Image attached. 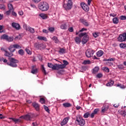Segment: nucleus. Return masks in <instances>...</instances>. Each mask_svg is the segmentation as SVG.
<instances>
[{
  "mask_svg": "<svg viewBox=\"0 0 126 126\" xmlns=\"http://www.w3.org/2000/svg\"><path fill=\"white\" fill-rule=\"evenodd\" d=\"M32 118H34V115L32 113H29L26 115L20 117L19 119H16V123H22V119H24L26 121H32Z\"/></svg>",
  "mask_w": 126,
  "mask_h": 126,
  "instance_id": "obj_1",
  "label": "nucleus"
},
{
  "mask_svg": "<svg viewBox=\"0 0 126 126\" xmlns=\"http://www.w3.org/2000/svg\"><path fill=\"white\" fill-rule=\"evenodd\" d=\"M38 8L41 11H47L49 10V4L45 1L40 2L38 4Z\"/></svg>",
  "mask_w": 126,
  "mask_h": 126,
  "instance_id": "obj_2",
  "label": "nucleus"
},
{
  "mask_svg": "<svg viewBox=\"0 0 126 126\" xmlns=\"http://www.w3.org/2000/svg\"><path fill=\"white\" fill-rule=\"evenodd\" d=\"M79 37L82 38V43L83 44H86L89 40V36L88 35V33L87 32H81L79 34Z\"/></svg>",
  "mask_w": 126,
  "mask_h": 126,
  "instance_id": "obj_3",
  "label": "nucleus"
},
{
  "mask_svg": "<svg viewBox=\"0 0 126 126\" xmlns=\"http://www.w3.org/2000/svg\"><path fill=\"white\" fill-rule=\"evenodd\" d=\"M63 7L65 10H70L72 8V1L71 0H68L67 1V3L63 4Z\"/></svg>",
  "mask_w": 126,
  "mask_h": 126,
  "instance_id": "obj_4",
  "label": "nucleus"
},
{
  "mask_svg": "<svg viewBox=\"0 0 126 126\" xmlns=\"http://www.w3.org/2000/svg\"><path fill=\"white\" fill-rule=\"evenodd\" d=\"M8 60L10 62L7 63V64L8 65H10V66H12V67H16V60L13 58H9Z\"/></svg>",
  "mask_w": 126,
  "mask_h": 126,
  "instance_id": "obj_5",
  "label": "nucleus"
},
{
  "mask_svg": "<svg viewBox=\"0 0 126 126\" xmlns=\"http://www.w3.org/2000/svg\"><path fill=\"white\" fill-rule=\"evenodd\" d=\"M76 122H77L78 125L79 126H83L85 125V120L80 116L76 117Z\"/></svg>",
  "mask_w": 126,
  "mask_h": 126,
  "instance_id": "obj_6",
  "label": "nucleus"
},
{
  "mask_svg": "<svg viewBox=\"0 0 126 126\" xmlns=\"http://www.w3.org/2000/svg\"><path fill=\"white\" fill-rule=\"evenodd\" d=\"M95 51L93 49H89L86 51V56L87 58H92L93 55H94Z\"/></svg>",
  "mask_w": 126,
  "mask_h": 126,
  "instance_id": "obj_7",
  "label": "nucleus"
},
{
  "mask_svg": "<svg viewBox=\"0 0 126 126\" xmlns=\"http://www.w3.org/2000/svg\"><path fill=\"white\" fill-rule=\"evenodd\" d=\"M48 67H50V68H52V69H54L55 70H60L59 68V64L55 63L54 65L51 63H48Z\"/></svg>",
  "mask_w": 126,
  "mask_h": 126,
  "instance_id": "obj_8",
  "label": "nucleus"
},
{
  "mask_svg": "<svg viewBox=\"0 0 126 126\" xmlns=\"http://www.w3.org/2000/svg\"><path fill=\"white\" fill-rule=\"evenodd\" d=\"M63 64H58V67L59 69H63V68H65V67L68 64V62L67 61L63 60Z\"/></svg>",
  "mask_w": 126,
  "mask_h": 126,
  "instance_id": "obj_9",
  "label": "nucleus"
},
{
  "mask_svg": "<svg viewBox=\"0 0 126 126\" xmlns=\"http://www.w3.org/2000/svg\"><path fill=\"white\" fill-rule=\"evenodd\" d=\"M34 47L39 50H43V49H45V48H46V46L43 43H35Z\"/></svg>",
  "mask_w": 126,
  "mask_h": 126,
  "instance_id": "obj_10",
  "label": "nucleus"
},
{
  "mask_svg": "<svg viewBox=\"0 0 126 126\" xmlns=\"http://www.w3.org/2000/svg\"><path fill=\"white\" fill-rule=\"evenodd\" d=\"M118 40L120 42H124L126 40V33H123L119 35Z\"/></svg>",
  "mask_w": 126,
  "mask_h": 126,
  "instance_id": "obj_11",
  "label": "nucleus"
},
{
  "mask_svg": "<svg viewBox=\"0 0 126 126\" xmlns=\"http://www.w3.org/2000/svg\"><path fill=\"white\" fill-rule=\"evenodd\" d=\"M81 6L83 8L85 11H89V7H88V5H86L85 3H81Z\"/></svg>",
  "mask_w": 126,
  "mask_h": 126,
  "instance_id": "obj_12",
  "label": "nucleus"
},
{
  "mask_svg": "<svg viewBox=\"0 0 126 126\" xmlns=\"http://www.w3.org/2000/svg\"><path fill=\"white\" fill-rule=\"evenodd\" d=\"M69 120V117L65 118L61 122V125L62 126H65Z\"/></svg>",
  "mask_w": 126,
  "mask_h": 126,
  "instance_id": "obj_13",
  "label": "nucleus"
},
{
  "mask_svg": "<svg viewBox=\"0 0 126 126\" xmlns=\"http://www.w3.org/2000/svg\"><path fill=\"white\" fill-rule=\"evenodd\" d=\"M31 73H32V74H36L38 73V69L36 68V66L33 65L32 66Z\"/></svg>",
  "mask_w": 126,
  "mask_h": 126,
  "instance_id": "obj_14",
  "label": "nucleus"
},
{
  "mask_svg": "<svg viewBox=\"0 0 126 126\" xmlns=\"http://www.w3.org/2000/svg\"><path fill=\"white\" fill-rule=\"evenodd\" d=\"M16 49V44L11 45L9 47V50L11 53H13V52H14V51H15Z\"/></svg>",
  "mask_w": 126,
  "mask_h": 126,
  "instance_id": "obj_15",
  "label": "nucleus"
},
{
  "mask_svg": "<svg viewBox=\"0 0 126 126\" xmlns=\"http://www.w3.org/2000/svg\"><path fill=\"white\" fill-rule=\"evenodd\" d=\"M58 52L60 55H63V54H65V53H66V50L63 48H60Z\"/></svg>",
  "mask_w": 126,
  "mask_h": 126,
  "instance_id": "obj_16",
  "label": "nucleus"
},
{
  "mask_svg": "<svg viewBox=\"0 0 126 126\" xmlns=\"http://www.w3.org/2000/svg\"><path fill=\"white\" fill-rule=\"evenodd\" d=\"M80 21L82 23H83V24H84V25H85V26L88 27V26L89 25V23H88V21H86V20L81 19L80 20Z\"/></svg>",
  "mask_w": 126,
  "mask_h": 126,
  "instance_id": "obj_17",
  "label": "nucleus"
},
{
  "mask_svg": "<svg viewBox=\"0 0 126 126\" xmlns=\"http://www.w3.org/2000/svg\"><path fill=\"white\" fill-rule=\"evenodd\" d=\"M74 40L76 44H80V42H81V37L80 36H77L75 37Z\"/></svg>",
  "mask_w": 126,
  "mask_h": 126,
  "instance_id": "obj_18",
  "label": "nucleus"
},
{
  "mask_svg": "<svg viewBox=\"0 0 126 126\" xmlns=\"http://www.w3.org/2000/svg\"><path fill=\"white\" fill-rule=\"evenodd\" d=\"M26 30H27V31H30V32L32 34L33 33H35V30L31 27H27Z\"/></svg>",
  "mask_w": 126,
  "mask_h": 126,
  "instance_id": "obj_19",
  "label": "nucleus"
},
{
  "mask_svg": "<svg viewBox=\"0 0 126 126\" xmlns=\"http://www.w3.org/2000/svg\"><path fill=\"white\" fill-rule=\"evenodd\" d=\"M4 56L5 57H8V58H10V57H12V56H13V54H12V53H9L8 51H5Z\"/></svg>",
  "mask_w": 126,
  "mask_h": 126,
  "instance_id": "obj_20",
  "label": "nucleus"
},
{
  "mask_svg": "<svg viewBox=\"0 0 126 126\" xmlns=\"http://www.w3.org/2000/svg\"><path fill=\"white\" fill-rule=\"evenodd\" d=\"M33 107H34V108H35V109L36 110V111H38L39 110V104H38V103H36V102H33L32 104Z\"/></svg>",
  "mask_w": 126,
  "mask_h": 126,
  "instance_id": "obj_21",
  "label": "nucleus"
},
{
  "mask_svg": "<svg viewBox=\"0 0 126 126\" xmlns=\"http://www.w3.org/2000/svg\"><path fill=\"white\" fill-rule=\"evenodd\" d=\"M103 55H104V52L102 50H99L96 53V56L98 57H102Z\"/></svg>",
  "mask_w": 126,
  "mask_h": 126,
  "instance_id": "obj_22",
  "label": "nucleus"
},
{
  "mask_svg": "<svg viewBox=\"0 0 126 126\" xmlns=\"http://www.w3.org/2000/svg\"><path fill=\"white\" fill-rule=\"evenodd\" d=\"M109 109V107L108 106H103L102 108L101 112L102 113H105V112H107Z\"/></svg>",
  "mask_w": 126,
  "mask_h": 126,
  "instance_id": "obj_23",
  "label": "nucleus"
},
{
  "mask_svg": "<svg viewBox=\"0 0 126 126\" xmlns=\"http://www.w3.org/2000/svg\"><path fill=\"white\" fill-rule=\"evenodd\" d=\"M39 16H40L42 19H47V18H48V15L45 14L41 13L39 14Z\"/></svg>",
  "mask_w": 126,
  "mask_h": 126,
  "instance_id": "obj_24",
  "label": "nucleus"
},
{
  "mask_svg": "<svg viewBox=\"0 0 126 126\" xmlns=\"http://www.w3.org/2000/svg\"><path fill=\"white\" fill-rule=\"evenodd\" d=\"M63 105L64 108H69V107H71V104L68 102L63 103Z\"/></svg>",
  "mask_w": 126,
  "mask_h": 126,
  "instance_id": "obj_25",
  "label": "nucleus"
},
{
  "mask_svg": "<svg viewBox=\"0 0 126 126\" xmlns=\"http://www.w3.org/2000/svg\"><path fill=\"white\" fill-rule=\"evenodd\" d=\"M8 37V35L4 34H3L2 35H1L0 36V39L1 40H6H6H7V37Z\"/></svg>",
  "mask_w": 126,
  "mask_h": 126,
  "instance_id": "obj_26",
  "label": "nucleus"
},
{
  "mask_svg": "<svg viewBox=\"0 0 126 126\" xmlns=\"http://www.w3.org/2000/svg\"><path fill=\"white\" fill-rule=\"evenodd\" d=\"M114 83H115V82H114V81H111L110 82L106 84V86L111 87V86H113V85H114Z\"/></svg>",
  "mask_w": 126,
  "mask_h": 126,
  "instance_id": "obj_27",
  "label": "nucleus"
},
{
  "mask_svg": "<svg viewBox=\"0 0 126 126\" xmlns=\"http://www.w3.org/2000/svg\"><path fill=\"white\" fill-rule=\"evenodd\" d=\"M52 40H53V41H54L55 43H56V44H58V43L60 42L57 36H53L52 37Z\"/></svg>",
  "mask_w": 126,
  "mask_h": 126,
  "instance_id": "obj_28",
  "label": "nucleus"
},
{
  "mask_svg": "<svg viewBox=\"0 0 126 126\" xmlns=\"http://www.w3.org/2000/svg\"><path fill=\"white\" fill-rule=\"evenodd\" d=\"M113 21L114 24H118V23H119V19L117 17L114 18Z\"/></svg>",
  "mask_w": 126,
  "mask_h": 126,
  "instance_id": "obj_29",
  "label": "nucleus"
},
{
  "mask_svg": "<svg viewBox=\"0 0 126 126\" xmlns=\"http://www.w3.org/2000/svg\"><path fill=\"white\" fill-rule=\"evenodd\" d=\"M93 35L94 38H97V37H99L100 35V32H94L93 33Z\"/></svg>",
  "mask_w": 126,
  "mask_h": 126,
  "instance_id": "obj_30",
  "label": "nucleus"
},
{
  "mask_svg": "<svg viewBox=\"0 0 126 126\" xmlns=\"http://www.w3.org/2000/svg\"><path fill=\"white\" fill-rule=\"evenodd\" d=\"M99 71V67H95L93 70V73H97Z\"/></svg>",
  "mask_w": 126,
  "mask_h": 126,
  "instance_id": "obj_31",
  "label": "nucleus"
},
{
  "mask_svg": "<svg viewBox=\"0 0 126 126\" xmlns=\"http://www.w3.org/2000/svg\"><path fill=\"white\" fill-rule=\"evenodd\" d=\"M61 29H67V26L66 25V24H63L61 26Z\"/></svg>",
  "mask_w": 126,
  "mask_h": 126,
  "instance_id": "obj_32",
  "label": "nucleus"
},
{
  "mask_svg": "<svg viewBox=\"0 0 126 126\" xmlns=\"http://www.w3.org/2000/svg\"><path fill=\"white\" fill-rule=\"evenodd\" d=\"M37 39L39 40H43V41L47 42V38H46V37L38 36Z\"/></svg>",
  "mask_w": 126,
  "mask_h": 126,
  "instance_id": "obj_33",
  "label": "nucleus"
},
{
  "mask_svg": "<svg viewBox=\"0 0 126 126\" xmlns=\"http://www.w3.org/2000/svg\"><path fill=\"white\" fill-rule=\"evenodd\" d=\"M90 63H91L90 60H85L83 63V64H90Z\"/></svg>",
  "mask_w": 126,
  "mask_h": 126,
  "instance_id": "obj_34",
  "label": "nucleus"
},
{
  "mask_svg": "<svg viewBox=\"0 0 126 126\" xmlns=\"http://www.w3.org/2000/svg\"><path fill=\"white\" fill-rule=\"evenodd\" d=\"M117 87H120V88H121V89H125L126 88V87L124 86V85L118 84L117 85H116Z\"/></svg>",
  "mask_w": 126,
  "mask_h": 126,
  "instance_id": "obj_35",
  "label": "nucleus"
},
{
  "mask_svg": "<svg viewBox=\"0 0 126 126\" xmlns=\"http://www.w3.org/2000/svg\"><path fill=\"white\" fill-rule=\"evenodd\" d=\"M41 70L43 73L45 74V75H47V72H46V70L45 69V67H44V65H41Z\"/></svg>",
  "mask_w": 126,
  "mask_h": 126,
  "instance_id": "obj_36",
  "label": "nucleus"
},
{
  "mask_svg": "<svg viewBox=\"0 0 126 126\" xmlns=\"http://www.w3.org/2000/svg\"><path fill=\"white\" fill-rule=\"evenodd\" d=\"M88 117H90V112H88L84 115V118L87 119Z\"/></svg>",
  "mask_w": 126,
  "mask_h": 126,
  "instance_id": "obj_37",
  "label": "nucleus"
},
{
  "mask_svg": "<svg viewBox=\"0 0 126 126\" xmlns=\"http://www.w3.org/2000/svg\"><path fill=\"white\" fill-rule=\"evenodd\" d=\"M8 8L9 9V10H11V11H12L13 10V6H12V4H8Z\"/></svg>",
  "mask_w": 126,
  "mask_h": 126,
  "instance_id": "obj_38",
  "label": "nucleus"
},
{
  "mask_svg": "<svg viewBox=\"0 0 126 126\" xmlns=\"http://www.w3.org/2000/svg\"><path fill=\"white\" fill-rule=\"evenodd\" d=\"M23 37V34L20 33L18 35L16 36V39H18V40H20L22 37Z\"/></svg>",
  "mask_w": 126,
  "mask_h": 126,
  "instance_id": "obj_39",
  "label": "nucleus"
},
{
  "mask_svg": "<svg viewBox=\"0 0 126 126\" xmlns=\"http://www.w3.org/2000/svg\"><path fill=\"white\" fill-rule=\"evenodd\" d=\"M120 48H122V49H126V43H121L120 44Z\"/></svg>",
  "mask_w": 126,
  "mask_h": 126,
  "instance_id": "obj_40",
  "label": "nucleus"
},
{
  "mask_svg": "<svg viewBox=\"0 0 126 126\" xmlns=\"http://www.w3.org/2000/svg\"><path fill=\"white\" fill-rule=\"evenodd\" d=\"M103 70L105 71L106 72H110V69L107 67H103L102 68Z\"/></svg>",
  "mask_w": 126,
  "mask_h": 126,
  "instance_id": "obj_41",
  "label": "nucleus"
},
{
  "mask_svg": "<svg viewBox=\"0 0 126 126\" xmlns=\"http://www.w3.org/2000/svg\"><path fill=\"white\" fill-rule=\"evenodd\" d=\"M18 53L21 56H23V55H24V51L22 49H20V50H19Z\"/></svg>",
  "mask_w": 126,
  "mask_h": 126,
  "instance_id": "obj_42",
  "label": "nucleus"
},
{
  "mask_svg": "<svg viewBox=\"0 0 126 126\" xmlns=\"http://www.w3.org/2000/svg\"><path fill=\"white\" fill-rule=\"evenodd\" d=\"M6 41L8 42H12V41H13V37H8V36Z\"/></svg>",
  "mask_w": 126,
  "mask_h": 126,
  "instance_id": "obj_43",
  "label": "nucleus"
},
{
  "mask_svg": "<svg viewBox=\"0 0 126 126\" xmlns=\"http://www.w3.org/2000/svg\"><path fill=\"white\" fill-rule=\"evenodd\" d=\"M0 9H2L3 10H4V9H5V6L4 5V4H0Z\"/></svg>",
  "mask_w": 126,
  "mask_h": 126,
  "instance_id": "obj_44",
  "label": "nucleus"
},
{
  "mask_svg": "<svg viewBox=\"0 0 126 126\" xmlns=\"http://www.w3.org/2000/svg\"><path fill=\"white\" fill-rule=\"evenodd\" d=\"M44 108L45 111L47 112V113H50V109H49V108L48 107V106L46 105H44Z\"/></svg>",
  "mask_w": 126,
  "mask_h": 126,
  "instance_id": "obj_45",
  "label": "nucleus"
},
{
  "mask_svg": "<svg viewBox=\"0 0 126 126\" xmlns=\"http://www.w3.org/2000/svg\"><path fill=\"white\" fill-rule=\"evenodd\" d=\"M48 30L49 31H50V32H51V33H53V32L55 31V28H53V27L49 28Z\"/></svg>",
  "mask_w": 126,
  "mask_h": 126,
  "instance_id": "obj_46",
  "label": "nucleus"
},
{
  "mask_svg": "<svg viewBox=\"0 0 126 126\" xmlns=\"http://www.w3.org/2000/svg\"><path fill=\"white\" fill-rule=\"evenodd\" d=\"M21 29V27L19 24H16V30H20Z\"/></svg>",
  "mask_w": 126,
  "mask_h": 126,
  "instance_id": "obj_47",
  "label": "nucleus"
},
{
  "mask_svg": "<svg viewBox=\"0 0 126 126\" xmlns=\"http://www.w3.org/2000/svg\"><path fill=\"white\" fill-rule=\"evenodd\" d=\"M40 102L41 104H45V99L44 98H41L40 99Z\"/></svg>",
  "mask_w": 126,
  "mask_h": 126,
  "instance_id": "obj_48",
  "label": "nucleus"
},
{
  "mask_svg": "<svg viewBox=\"0 0 126 126\" xmlns=\"http://www.w3.org/2000/svg\"><path fill=\"white\" fill-rule=\"evenodd\" d=\"M34 3H39L42 0H32Z\"/></svg>",
  "mask_w": 126,
  "mask_h": 126,
  "instance_id": "obj_49",
  "label": "nucleus"
},
{
  "mask_svg": "<svg viewBox=\"0 0 126 126\" xmlns=\"http://www.w3.org/2000/svg\"><path fill=\"white\" fill-rule=\"evenodd\" d=\"M26 51L27 52V54H28V55H31L32 54V52L30 51V50L27 48L26 49Z\"/></svg>",
  "mask_w": 126,
  "mask_h": 126,
  "instance_id": "obj_50",
  "label": "nucleus"
},
{
  "mask_svg": "<svg viewBox=\"0 0 126 126\" xmlns=\"http://www.w3.org/2000/svg\"><path fill=\"white\" fill-rule=\"evenodd\" d=\"M120 19L121 20H126V16H121L120 17Z\"/></svg>",
  "mask_w": 126,
  "mask_h": 126,
  "instance_id": "obj_51",
  "label": "nucleus"
},
{
  "mask_svg": "<svg viewBox=\"0 0 126 126\" xmlns=\"http://www.w3.org/2000/svg\"><path fill=\"white\" fill-rule=\"evenodd\" d=\"M118 68H119V69H123V68H124V65L122 64L118 65Z\"/></svg>",
  "mask_w": 126,
  "mask_h": 126,
  "instance_id": "obj_52",
  "label": "nucleus"
},
{
  "mask_svg": "<svg viewBox=\"0 0 126 126\" xmlns=\"http://www.w3.org/2000/svg\"><path fill=\"white\" fill-rule=\"evenodd\" d=\"M12 27L13 28H15V29H16V23H12Z\"/></svg>",
  "mask_w": 126,
  "mask_h": 126,
  "instance_id": "obj_53",
  "label": "nucleus"
},
{
  "mask_svg": "<svg viewBox=\"0 0 126 126\" xmlns=\"http://www.w3.org/2000/svg\"><path fill=\"white\" fill-rule=\"evenodd\" d=\"M119 106H120V104H119V103H115V104L114 105V107L115 108H118Z\"/></svg>",
  "mask_w": 126,
  "mask_h": 126,
  "instance_id": "obj_54",
  "label": "nucleus"
},
{
  "mask_svg": "<svg viewBox=\"0 0 126 126\" xmlns=\"http://www.w3.org/2000/svg\"><path fill=\"white\" fill-rule=\"evenodd\" d=\"M9 120H12V121H13V122H14V123H15V124H16V119L12 118H9Z\"/></svg>",
  "mask_w": 126,
  "mask_h": 126,
  "instance_id": "obj_55",
  "label": "nucleus"
},
{
  "mask_svg": "<svg viewBox=\"0 0 126 126\" xmlns=\"http://www.w3.org/2000/svg\"><path fill=\"white\" fill-rule=\"evenodd\" d=\"M99 111V109H95L94 110V113L95 115H96V114H97V113H98V112Z\"/></svg>",
  "mask_w": 126,
  "mask_h": 126,
  "instance_id": "obj_56",
  "label": "nucleus"
},
{
  "mask_svg": "<svg viewBox=\"0 0 126 126\" xmlns=\"http://www.w3.org/2000/svg\"><path fill=\"white\" fill-rule=\"evenodd\" d=\"M11 11V10H9L8 11H7L5 12V14H6V15H9V14H10Z\"/></svg>",
  "mask_w": 126,
  "mask_h": 126,
  "instance_id": "obj_57",
  "label": "nucleus"
},
{
  "mask_svg": "<svg viewBox=\"0 0 126 126\" xmlns=\"http://www.w3.org/2000/svg\"><path fill=\"white\" fill-rule=\"evenodd\" d=\"M96 77H97L98 78H101V77H102V74H101V73L98 74L96 75Z\"/></svg>",
  "mask_w": 126,
  "mask_h": 126,
  "instance_id": "obj_58",
  "label": "nucleus"
},
{
  "mask_svg": "<svg viewBox=\"0 0 126 126\" xmlns=\"http://www.w3.org/2000/svg\"><path fill=\"white\" fill-rule=\"evenodd\" d=\"M1 61H3V63H7V60L6 59H4L3 57L1 59Z\"/></svg>",
  "mask_w": 126,
  "mask_h": 126,
  "instance_id": "obj_59",
  "label": "nucleus"
},
{
  "mask_svg": "<svg viewBox=\"0 0 126 126\" xmlns=\"http://www.w3.org/2000/svg\"><path fill=\"white\" fill-rule=\"evenodd\" d=\"M83 31H87V29L83 28L81 30L79 31V32H83Z\"/></svg>",
  "mask_w": 126,
  "mask_h": 126,
  "instance_id": "obj_60",
  "label": "nucleus"
},
{
  "mask_svg": "<svg viewBox=\"0 0 126 126\" xmlns=\"http://www.w3.org/2000/svg\"><path fill=\"white\" fill-rule=\"evenodd\" d=\"M68 30H69V32H73V28L70 27L68 29Z\"/></svg>",
  "mask_w": 126,
  "mask_h": 126,
  "instance_id": "obj_61",
  "label": "nucleus"
},
{
  "mask_svg": "<svg viewBox=\"0 0 126 126\" xmlns=\"http://www.w3.org/2000/svg\"><path fill=\"white\" fill-rule=\"evenodd\" d=\"M94 116H95V114H94V112H93L91 114H90V116L91 117V118H94Z\"/></svg>",
  "mask_w": 126,
  "mask_h": 126,
  "instance_id": "obj_62",
  "label": "nucleus"
},
{
  "mask_svg": "<svg viewBox=\"0 0 126 126\" xmlns=\"http://www.w3.org/2000/svg\"><path fill=\"white\" fill-rule=\"evenodd\" d=\"M18 14H19V15H22L23 14V11H19L18 12Z\"/></svg>",
  "mask_w": 126,
  "mask_h": 126,
  "instance_id": "obj_63",
  "label": "nucleus"
},
{
  "mask_svg": "<svg viewBox=\"0 0 126 126\" xmlns=\"http://www.w3.org/2000/svg\"><path fill=\"white\" fill-rule=\"evenodd\" d=\"M42 31L43 32V33H49V31H48V30H47L44 29V30H43Z\"/></svg>",
  "mask_w": 126,
  "mask_h": 126,
  "instance_id": "obj_64",
  "label": "nucleus"
}]
</instances>
